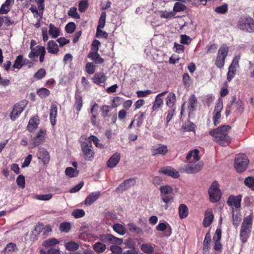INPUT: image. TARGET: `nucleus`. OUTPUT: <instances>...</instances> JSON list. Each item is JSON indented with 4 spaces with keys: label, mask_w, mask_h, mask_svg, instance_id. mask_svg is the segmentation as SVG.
Listing matches in <instances>:
<instances>
[{
    "label": "nucleus",
    "mask_w": 254,
    "mask_h": 254,
    "mask_svg": "<svg viewBox=\"0 0 254 254\" xmlns=\"http://www.w3.org/2000/svg\"><path fill=\"white\" fill-rule=\"evenodd\" d=\"M152 93L150 90H146L144 91L138 90L136 92L137 96L138 98L145 97Z\"/></svg>",
    "instance_id": "58"
},
{
    "label": "nucleus",
    "mask_w": 254,
    "mask_h": 254,
    "mask_svg": "<svg viewBox=\"0 0 254 254\" xmlns=\"http://www.w3.org/2000/svg\"><path fill=\"white\" fill-rule=\"evenodd\" d=\"M253 219L251 215L247 216L243 220L240 230V237L243 243L249 237L252 226Z\"/></svg>",
    "instance_id": "2"
},
{
    "label": "nucleus",
    "mask_w": 254,
    "mask_h": 254,
    "mask_svg": "<svg viewBox=\"0 0 254 254\" xmlns=\"http://www.w3.org/2000/svg\"><path fill=\"white\" fill-rule=\"evenodd\" d=\"M223 103L221 101H219L215 106L213 121L215 126L220 123L221 112L223 109Z\"/></svg>",
    "instance_id": "10"
},
{
    "label": "nucleus",
    "mask_w": 254,
    "mask_h": 254,
    "mask_svg": "<svg viewBox=\"0 0 254 254\" xmlns=\"http://www.w3.org/2000/svg\"><path fill=\"white\" fill-rule=\"evenodd\" d=\"M189 213V209L187 206L184 204H181L179 207V216L181 219L186 218Z\"/></svg>",
    "instance_id": "33"
},
{
    "label": "nucleus",
    "mask_w": 254,
    "mask_h": 254,
    "mask_svg": "<svg viewBox=\"0 0 254 254\" xmlns=\"http://www.w3.org/2000/svg\"><path fill=\"white\" fill-rule=\"evenodd\" d=\"M214 218L212 212L210 210H207L205 213V217L203 220V225L205 227L209 226L211 224Z\"/></svg>",
    "instance_id": "29"
},
{
    "label": "nucleus",
    "mask_w": 254,
    "mask_h": 254,
    "mask_svg": "<svg viewBox=\"0 0 254 254\" xmlns=\"http://www.w3.org/2000/svg\"><path fill=\"white\" fill-rule=\"evenodd\" d=\"M59 229L62 232L67 233L70 229V224L67 222H63L60 224Z\"/></svg>",
    "instance_id": "51"
},
{
    "label": "nucleus",
    "mask_w": 254,
    "mask_h": 254,
    "mask_svg": "<svg viewBox=\"0 0 254 254\" xmlns=\"http://www.w3.org/2000/svg\"><path fill=\"white\" fill-rule=\"evenodd\" d=\"M242 200V196L238 195L237 196L231 195L229 196L227 201L229 205L232 206V208L235 207L238 209L241 206V202Z\"/></svg>",
    "instance_id": "13"
},
{
    "label": "nucleus",
    "mask_w": 254,
    "mask_h": 254,
    "mask_svg": "<svg viewBox=\"0 0 254 254\" xmlns=\"http://www.w3.org/2000/svg\"><path fill=\"white\" fill-rule=\"evenodd\" d=\"M238 27L249 32H254V20L251 17L246 16L240 19Z\"/></svg>",
    "instance_id": "5"
},
{
    "label": "nucleus",
    "mask_w": 254,
    "mask_h": 254,
    "mask_svg": "<svg viewBox=\"0 0 254 254\" xmlns=\"http://www.w3.org/2000/svg\"><path fill=\"white\" fill-rule=\"evenodd\" d=\"M68 14L69 16L76 19L80 18V15L77 12L76 8L74 7H71L69 9Z\"/></svg>",
    "instance_id": "57"
},
{
    "label": "nucleus",
    "mask_w": 254,
    "mask_h": 254,
    "mask_svg": "<svg viewBox=\"0 0 254 254\" xmlns=\"http://www.w3.org/2000/svg\"><path fill=\"white\" fill-rule=\"evenodd\" d=\"M93 249L96 252L100 253L103 252L106 250V247L104 244L101 242H97L94 245Z\"/></svg>",
    "instance_id": "45"
},
{
    "label": "nucleus",
    "mask_w": 254,
    "mask_h": 254,
    "mask_svg": "<svg viewBox=\"0 0 254 254\" xmlns=\"http://www.w3.org/2000/svg\"><path fill=\"white\" fill-rule=\"evenodd\" d=\"M246 186L254 190V178L252 177H248L246 178L244 181Z\"/></svg>",
    "instance_id": "53"
},
{
    "label": "nucleus",
    "mask_w": 254,
    "mask_h": 254,
    "mask_svg": "<svg viewBox=\"0 0 254 254\" xmlns=\"http://www.w3.org/2000/svg\"><path fill=\"white\" fill-rule=\"evenodd\" d=\"M197 105V100L194 95H192L189 100L188 108L190 111H193Z\"/></svg>",
    "instance_id": "38"
},
{
    "label": "nucleus",
    "mask_w": 254,
    "mask_h": 254,
    "mask_svg": "<svg viewBox=\"0 0 254 254\" xmlns=\"http://www.w3.org/2000/svg\"><path fill=\"white\" fill-rule=\"evenodd\" d=\"M127 227L130 232L137 234H143V230L139 227H137L135 224L132 223H128Z\"/></svg>",
    "instance_id": "35"
},
{
    "label": "nucleus",
    "mask_w": 254,
    "mask_h": 254,
    "mask_svg": "<svg viewBox=\"0 0 254 254\" xmlns=\"http://www.w3.org/2000/svg\"><path fill=\"white\" fill-rule=\"evenodd\" d=\"M49 34L52 38H56L60 35V29L54 25L50 24Z\"/></svg>",
    "instance_id": "32"
},
{
    "label": "nucleus",
    "mask_w": 254,
    "mask_h": 254,
    "mask_svg": "<svg viewBox=\"0 0 254 254\" xmlns=\"http://www.w3.org/2000/svg\"><path fill=\"white\" fill-rule=\"evenodd\" d=\"M187 9L186 6L183 3L176 2L173 7V11L175 13L183 11Z\"/></svg>",
    "instance_id": "43"
},
{
    "label": "nucleus",
    "mask_w": 254,
    "mask_h": 254,
    "mask_svg": "<svg viewBox=\"0 0 254 254\" xmlns=\"http://www.w3.org/2000/svg\"><path fill=\"white\" fill-rule=\"evenodd\" d=\"M120 160V155L118 153H115L108 160L107 165L109 168H114L118 164Z\"/></svg>",
    "instance_id": "21"
},
{
    "label": "nucleus",
    "mask_w": 254,
    "mask_h": 254,
    "mask_svg": "<svg viewBox=\"0 0 254 254\" xmlns=\"http://www.w3.org/2000/svg\"><path fill=\"white\" fill-rule=\"evenodd\" d=\"M39 159L42 160L44 164H47L49 162L50 157L48 151L44 148H39L37 154Z\"/></svg>",
    "instance_id": "18"
},
{
    "label": "nucleus",
    "mask_w": 254,
    "mask_h": 254,
    "mask_svg": "<svg viewBox=\"0 0 254 254\" xmlns=\"http://www.w3.org/2000/svg\"><path fill=\"white\" fill-rule=\"evenodd\" d=\"M88 6V1L87 0H82L79 3L78 9L81 12L84 11Z\"/></svg>",
    "instance_id": "64"
},
{
    "label": "nucleus",
    "mask_w": 254,
    "mask_h": 254,
    "mask_svg": "<svg viewBox=\"0 0 254 254\" xmlns=\"http://www.w3.org/2000/svg\"><path fill=\"white\" fill-rule=\"evenodd\" d=\"M86 71L89 74H93L95 72V65L92 63H88L86 64Z\"/></svg>",
    "instance_id": "54"
},
{
    "label": "nucleus",
    "mask_w": 254,
    "mask_h": 254,
    "mask_svg": "<svg viewBox=\"0 0 254 254\" xmlns=\"http://www.w3.org/2000/svg\"><path fill=\"white\" fill-rule=\"evenodd\" d=\"M27 104V101L23 100L15 104L11 111L10 117L12 121H15L21 114Z\"/></svg>",
    "instance_id": "8"
},
{
    "label": "nucleus",
    "mask_w": 254,
    "mask_h": 254,
    "mask_svg": "<svg viewBox=\"0 0 254 254\" xmlns=\"http://www.w3.org/2000/svg\"><path fill=\"white\" fill-rule=\"evenodd\" d=\"M128 242H126V245L127 246L128 248H131L130 250L126 251L122 253V254H137V251L131 244H128Z\"/></svg>",
    "instance_id": "62"
},
{
    "label": "nucleus",
    "mask_w": 254,
    "mask_h": 254,
    "mask_svg": "<svg viewBox=\"0 0 254 254\" xmlns=\"http://www.w3.org/2000/svg\"><path fill=\"white\" fill-rule=\"evenodd\" d=\"M240 58L239 56L235 57L229 68L236 70L237 68H238L239 65V62Z\"/></svg>",
    "instance_id": "60"
},
{
    "label": "nucleus",
    "mask_w": 254,
    "mask_h": 254,
    "mask_svg": "<svg viewBox=\"0 0 254 254\" xmlns=\"http://www.w3.org/2000/svg\"><path fill=\"white\" fill-rule=\"evenodd\" d=\"M221 236V230L218 229L216 230L215 235L213 237V240L215 241V245L214 249L216 251H219L221 249V245L220 243V240Z\"/></svg>",
    "instance_id": "24"
},
{
    "label": "nucleus",
    "mask_w": 254,
    "mask_h": 254,
    "mask_svg": "<svg viewBox=\"0 0 254 254\" xmlns=\"http://www.w3.org/2000/svg\"><path fill=\"white\" fill-rule=\"evenodd\" d=\"M47 49L49 53L53 54L58 53L59 51L58 44L53 40H51L48 42Z\"/></svg>",
    "instance_id": "25"
},
{
    "label": "nucleus",
    "mask_w": 254,
    "mask_h": 254,
    "mask_svg": "<svg viewBox=\"0 0 254 254\" xmlns=\"http://www.w3.org/2000/svg\"><path fill=\"white\" fill-rule=\"evenodd\" d=\"M195 125L190 122H187L183 125V128L186 131H192L194 129Z\"/></svg>",
    "instance_id": "55"
},
{
    "label": "nucleus",
    "mask_w": 254,
    "mask_h": 254,
    "mask_svg": "<svg viewBox=\"0 0 254 254\" xmlns=\"http://www.w3.org/2000/svg\"><path fill=\"white\" fill-rule=\"evenodd\" d=\"M208 192L210 200L211 202H216L220 200L221 191L218 188V184L217 182L212 183L209 189Z\"/></svg>",
    "instance_id": "7"
},
{
    "label": "nucleus",
    "mask_w": 254,
    "mask_h": 254,
    "mask_svg": "<svg viewBox=\"0 0 254 254\" xmlns=\"http://www.w3.org/2000/svg\"><path fill=\"white\" fill-rule=\"evenodd\" d=\"M88 58L94 61L96 64H102L104 62V59L100 56L98 52H90L88 55Z\"/></svg>",
    "instance_id": "30"
},
{
    "label": "nucleus",
    "mask_w": 254,
    "mask_h": 254,
    "mask_svg": "<svg viewBox=\"0 0 254 254\" xmlns=\"http://www.w3.org/2000/svg\"><path fill=\"white\" fill-rule=\"evenodd\" d=\"M166 100L167 105L170 108H172L176 101L175 94L172 92L168 94Z\"/></svg>",
    "instance_id": "37"
},
{
    "label": "nucleus",
    "mask_w": 254,
    "mask_h": 254,
    "mask_svg": "<svg viewBox=\"0 0 254 254\" xmlns=\"http://www.w3.org/2000/svg\"><path fill=\"white\" fill-rule=\"evenodd\" d=\"M36 93L40 98L43 99L50 94V91L45 88H41L37 91Z\"/></svg>",
    "instance_id": "40"
},
{
    "label": "nucleus",
    "mask_w": 254,
    "mask_h": 254,
    "mask_svg": "<svg viewBox=\"0 0 254 254\" xmlns=\"http://www.w3.org/2000/svg\"><path fill=\"white\" fill-rule=\"evenodd\" d=\"M160 190L161 192L160 195L172 194L173 191L172 188L168 185H165L161 187L160 188Z\"/></svg>",
    "instance_id": "39"
},
{
    "label": "nucleus",
    "mask_w": 254,
    "mask_h": 254,
    "mask_svg": "<svg viewBox=\"0 0 254 254\" xmlns=\"http://www.w3.org/2000/svg\"><path fill=\"white\" fill-rule=\"evenodd\" d=\"M23 65L22 56H18L14 61L13 67L15 68L20 69Z\"/></svg>",
    "instance_id": "52"
},
{
    "label": "nucleus",
    "mask_w": 254,
    "mask_h": 254,
    "mask_svg": "<svg viewBox=\"0 0 254 254\" xmlns=\"http://www.w3.org/2000/svg\"><path fill=\"white\" fill-rule=\"evenodd\" d=\"M202 165L201 162L189 161V164L185 168H182V170L188 174L195 173L201 170Z\"/></svg>",
    "instance_id": "9"
},
{
    "label": "nucleus",
    "mask_w": 254,
    "mask_h": 254,
    "mask_svg": "<svg viewBox=\"0 0 254 254\" xmlns=\"http://www.w3.org/2000/svg\"><path fill=\"white\" fill-rule=\"evenodd\" d=\"M100 240L104 243H110L117 245H121L123 243L122 239L117 238L109 234L101 235L100 236Z\"/></svg>",
    "instance_id": "11"
},
{
    "label": "nucleus",
    "mask_w": 254,
    "mask_h": 254,
    "mask_svg": "<svg viewBox=\"0 0 254 254\" xmlns=\"http://www.w3.org/2000/svg\"><path fill=\"white\" fill-rule=\"evenodd\" d=\"M46 71L44 68H40L34 74V76L37 79H40L45 76Z\"/></svg>",
    "instance_id": "63"
},
{
    "label": "nucleus",
    "mask_w": 254,
    "mask_h": 254,
    "mask_svg": "<svg viewBox=\"0 0 254 254\" xmlns=\"http://www.w3.org/2000/svg\"><path fill=\"white\" fill-rule=\"evenodd\" d=\"M230 106L237 113L241 114L243 111L244 107L242 101L240 99L237 100L235 96L233 97Z\"/></svg>",
    "instance_id": "12"
},
{
    "label": "nucleus",
    "mask_w": 254,
    "mask_h": 254,
    "mask_svg": "<svg viewBox=\"0 0 254 254\" xmlns=\"http://www.w3.org/2000/svg\"><path fill=\"white\" fill-rule=\"evenodd\" d=\"M161 198L163 202L166 203L165 209H167L168 207V203L172 202L173 200V196L172 194H166L160 195Z\"/></svg>",
    "instance_id": "44"
},
{
    "label": "nucleus",
    "mask_w": 254,
    "mask_h": 254,
    "mask_svg": "<svg viewBox=\"0 0 254 254\" xmlns=\"http://www.w3.org/2000/svg\"><path fill=\"white\" fill-rule=\"evenodd\" d=\"M86 139H89L90 143H91V141H93L96 146L99 148H103L104 147L103 144L100 143L99 139L94 135H90L89 137L86 136Z\"/></svg>",
    "instance_id": "46"
},
{
    "label": "nucleus",
    "mask_w": 254,
    "mask_h": 254,
    "mask_svg": "<svg viewBox=\"0 0 254 254\" xmlns=\"http://www.w3.org/2000/svg\"><path fill=\"white\" fill-rule=\"evenodd\" d=\"M248 164L249 160L245 155L238 154L235 159V169L239 173L243 172L246 170Z\"/></svg>",
    "instance_id": "4"
},
{
    "label": "nucleus",
    "mask_w": 254,
    "mask_h": 254,
    "mask_svg": "<svg viewBox=\"0 0 254 254\" xmlns=\"http://www.w3.org/2000/svg\"><path fill=\"white\" fill-rule=\"evenodd\" d=\"M153 155L157 154L165 155L168 152L167 146L164 144H159L151 149Z\"/></svg>",
    "instance_id": "17"
},
{
    "label": "nucleus",
    "mask_w": 254,
    "mask_h": 254,
    "mask_svg": "<svg viewBox=\"0 0 254 254\" xmlns=\"http://www.w3.org/2000/svg\"><path fill=\"white\" fill-rule=\"evenodd\" d=\"M25 182L24 177L22 175H19L16 179L17 185L21 188L23 189L25 187Z\"/></svg>",
    "instance_id": "56"
},
{
    "label": "nucleus",
    "mask_w": 254,
    "mask_h": 254,
    "mask_svg": "<svg viewBox=\"0 0 254 254\" xmlns=\"http://www.w3.org/2000/svg\"><path fill=\"white\" fill-rule=\"evenodd\" d=\"M81 148L85 159L92 160L94 158V152L92 150V143L89 139H86V135H82L80 138Z\"/></svg>",
    "instance_id": "3"
},
{
    "label": "nucleus",
    "mask_w": 254,
    "mask_h": 254,
    "mask_svg": "<svg viewBox=\"0 0 254 254\" xmlns=\"http://www.w3.org/2000/svg\"><path fill=\"white\" fill-rule=\"evenodd\" d=\"M199 151L195 149H193L188 153L186 156V159L189 161L198 162L200 159L198 156Z\"/></svg>",
    "instance_id": "27"
},
{
    "label": "nucleus",
    "mask_w": 254,
    "mask_h": 254,
    "mask_svg": "<svg viewBox=\"0 0 254 254\" xmlns=\"http://www.w3.org/2000/svg\"><path fill=\"white\" fill-rule=\"evenodd\" d=\"M113 229L117 233L120 235H124L126 233V229L125 226L120 223H116L112 226Z\"/></svg>",
    "instance_id": "31"
},
{
    "label": "nucleus",
    "mask_w": 254,
    "mask_h": 254,
    "mask_svg": "<svg viewBox=\"0 0 254 254\" xmlns=\"http://www.w3.org/2000/svg\"><path fill=\"white\" fill-rule=\"evenodd\" d=\"M101 28H97L96 36L98 38H104L107 39L108 34L107 32L101 30Z\"/></svg>",
    "instance_id": "59"
},
{
    "label": "nucleus",
    "mask_w": 254,
    "mask_h": 254,
    "mask_svg": "<svg viewBox=\"0 0 254 254\" xmlns=\"http://www.w3.org/2000/svg\"><path fill=\"white\" fill-rule=\"evenodd\" d=\"M42 54H46V50L44 47L37 46L34 48H31V51L28 55L29 58H33L35 56H39Z\"/></svg>",
    "instance_id": "19"
},
{
    "label": "nucleus",
    "mask_w": 254,
    "mask_h": 254,
    "mask_svg": "<svg viewBox=\"0 0 254 254\" xmlns=\"http://www.w3.org/2000/svg\"><path fill=\"white\" fill-rule=\"evenodd\" d=\"M136 183V181L134 179H129L124 181L116 189L118 192H122L124 190L128 189L131 186H133Z\"/></svg>",
    "instance_id": "15"
},
{
    "label": "nucleus",
    "mask_w": 254,
    "mask_h": 254,
    "mask_svg": "<svg viewBox=\"0 0 254 254\" xmlns=\"http://www.w3.org/2000/svg\"><path fill=\"white\" fill-rule=\"evenodd\" d=\"M72 215L75 218H80L85 215V212L83 209H76L72 212Z\"/></svg>",
    "instance_id": "61"
},
{
    "label": "nucleus",
    "mask_w": 254,
    "mask_h": 254,
    "mask_svg": "<svg viewBox=\"0 0 254 254\" xmlns=\"http://www.w3.org/2000/svg\"><path fill=\"white\" fill-rule=\"evenodd\" d=\"M59 241L55 238H51L43 242L42 245L46 248L55 246L59 243Z\"/></svg>",
    "instance_id": "36"
},
{
    "label": "nucleus",
    "mask_w": 254,
    "mask_h": 254,
    "mask_svg": "<svg viewBox=\"0 0 254 254\" xmlns=\"http://www.w3.org/2000/svg\"><path fill=\"white\" fill-rule=\"evenodd\" d=\"M82 107V99L79 94L75 95V107L78 112H79Z\"/></svg>",
    "instance_id": "47"
},
{
    "label": "nucleus",
    "mask_w": 254,
    "mask_h": 254,
    "mask_svg": "<svg viewBox=\"0 0 254 254\" xmlns=\"http://www.w3.org/2000/svg\"><path fill=\"white\" fill-rule=\"evenodd\" d=\"M141 250L142 252L148 254H151L154 252V248L148 244H142L141 246Z\"/></svg>",
    "instance_id": "49"
},
{
    "label": "nucleus",
    "mask_w": 254,
    "mask_h": 254,
    "mask_svg": "<svg viewBox=\"0 0 254 254\" xmlns=\"http://www.w3.org/2000/svg\"><path fill=\"white\" fill-rule=\"evenodd\" d=\"M228 53V47L226 45H222L219 49L215 61V64L217 67L222 68L223 67Z\"/></svg>",
    "instance_id": "6"
},
{
    "label": "nucleus",
    "mask_w": 254,
    "mask_h": 254,
    "mask_svg": "<svg viewBox=\"0 0 254 254\" xmlns=\"http://www.w3.org/2000/svg\"><path fill=\"white\" fill-rule=\"evenodd\" d=\"M45 135V130L44 129H41L39 132L37 133V135L34 137L32 139V144L33 146L32 148L38 146L41 143H42L44 140Z\"/></svg>",
    "instance_id": "14"
},
{
    "label": "nucleus",
    "mask_w": 254,
    "mask_h": 254,
    "mask_svg": "<svg viewBox=\"0 0 254 254\" xmlns=\"http://www.w3.org/2000/svg\"><path fill=\"white\" fill-rule=\"evenodd\" d=\"M159 172L174 178L179 177V172L170 167L162 168L159 171Z\"/></svg>",
    "instance_id": "20"
},
{
    "label": "nucleus",
    "mask_w": 254,
    "mask_h": 254,
    "mask_svg": "<svg viewBox=\"0 0 254 254\" xmlns=\"http://www.w3.org/2000/svg\"><path fill=\"white\" fill-rule=\"evenodd\" d=\"M17 249V247L15 244L10 243L8 244L3 250L4 254H11V253Z\"/></svg>",
    "instance_id": "42"
},
{
    "label": "nucleus",
    "mask_w": 254,
    "mask_h": 254,
    "mask_svg": "<svg viewBox=\"0 0 254 254\" xmlns=\"http://www.w3.org/2000/svg\"><path fill=\"white\" fill-rule=\"evenodd\" d=\"M167 92L168 91H164L157 95L155 98V102H154V104L152 106L153 111H155L157 110L158 108H160L162 106L163 102L161 97L165 95Z\"/></svg>",
    "instance_id": "22"
},
{
    "label": "nucleus",
    "mask_w": 254,
    "mask_h": 254,
    "mask_svg": "<svg viewBox=\"0 0 254 254\" xmlns=\"http://www.w3.org/2000/svg\"><path fill=\"white\" fill-rule=\"evenodd\" d=\"M39 124V120L37 116L33 117L29 120V123L27 126L28 130L30 131H33L38 127Z\"/></svg>",
    "instance_id": "23"
},
{
    "label": "nucleus",
    "mask_w": 254,
    "mask_h": 254,
    "mask_svg": "<svg viewBox=\"0 0 254 254\" xmlns=\"http://www.w3.org/2000/svg\"><path fill=\"white\" fill-rule=\"evenodd\" d=\"M101 193L99 191H94L87 195L84 201L86 205L90 206L99 197Z\"/></svg>",
    "instance_id": "16"
},
{
    "label": "nucleus",
    "mask_w": 254,
    "mask_h": 254,
    "mask_svg": "<svg viewBox=\"0 0 254 254\" xmlns=\"http://www.w3.org/2000/svg\"><path fill=\"white\" fill-rule=\"evenodd\" d=\"M230 128V127L228 126H223L215 130L210 131L209 133L220 145L227 146L231 142V138L228 135V132Z\"/></svg>",
    "instance_id": "1"
},
{
    "label": "nucleus",
    "mask_w": 254,
    "mask_h": 254,
    "mask_svg": "<svg viewBox=\"0 0 254 254\" xmlns=\"http://www.w3.org/2000/svg\"><path fill=\"white\" fill-rule=\"evenodd\" d=\"M106 76L103 73L96 74L93 78L94 82L98 84H104L106 81Z\"/></svg>",
    "instance_id": "34"
},
{
    "label": "nucleus",
    "mask_w": 254,
    "mask_h": 254,
    "mask_svg": "<svg viewBox=\"0 0 254 254\" xmlns=\"http://www.w3.org/2000/svg\"><path fill=\"white\" fill-rule=\"evenodd\" d=\"M57 115V106L55 104H52L50 107V121L53 126H55L56 122V117Z\"/></svg>",
    "instance_id": "26"
},
{
    "label": "nucleus",
    "mask_w": 254,
    "mask_h": 254,
    "mask_svg": "<svg viewBox=\"0 0 254 254\" xmlns=\"http://www.w3.org/2000/svg\"><path fill=\"white\" fill-rule=\"evenodd\" d=\"M65 247L68 251H75L79 248V245L73 241H70L65 244Z\"/></svg>",
    "instance_id": "48"
},
{
    "label": "nucleus",
    "mask_w": 254,
    "mask_h": 254,
    "mask_svg": "<svg viewBox=\"0 0 254 254\" xmlns=\"http://www.w3.org/2000/svg\"><path fill=\"white\" fill-rule=\"evenodd\" d=\"M232 213L233 224L237 227L241 220L240 212L238 209L234 210L232 208Z\"/></svg>",
    "instance_id": "28"
},
{
    "label": "nucleus",
    "mask_w": 254,
    "mask_h": 254,
    "mask_svg": "<svg viewBox=\"0 0 254 254\" xmlns=\"http://www.w3.org/2000/svg\"><path fill=\"white\" fill-rule=\"evenodd\" d=\"M106 13L105 12H102L98 21L97 28H103L104 27L106 22Z\"/></svg>",
    "instance_id": "50"
},
{
    "label": "nucleus",
    "mask_w": 254,
    "mask_h": 254,
    "mask_svg": "<svg viewBox=\"0 0 254 254\" xmlns=\"http://www.w3.org/2000/svg\"><path fill=\"white\" fill-rule=\"evenodd\" d=\"M79 172L76 169L72 167H67L65 170V174L70 178L78 176Z\"/></svg>",
    "instance_id": "41"
}]
</instances>
